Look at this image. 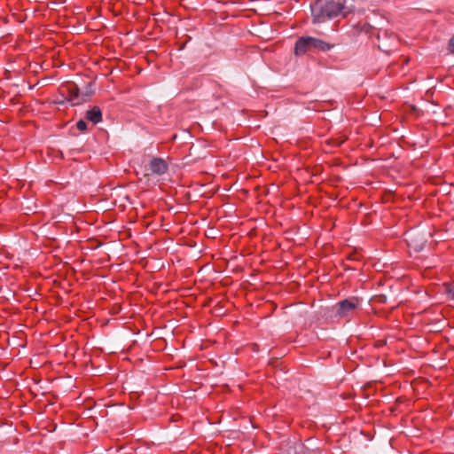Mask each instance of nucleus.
Instances as JSON below:
<instances>
[{
	"mask_svg": "<svg viewBox=\"0 0 454 454\" xmlns=\"http://www.w3.org/2000/svg\"><path fill=\"white\" fill-rule=\"evenodd\" d=\"M345 4L346 0H330L324 5H316L311 11L313 22L322 23L339 16L342 12Z\"/></svg>",
	"mask_w": 454,
	"mask_h": 454,
	"instance_id": "obj_1",
	"label": "nucleus"
},
{
	"mask_svg": "<svg viewBox=\"0 0 454 454\" xmlns=\"http://www.w3.org/2000/svg\"><path fill=\"white\" fill-rule=\"evenodd\" d=\"M333 48V44H330L321 39L312 36H301L294 44V53L295 56H302L313 49L328 51Z\"/></svg>",
	"mask_w": 454,
	"mask_h": 454,
	"instance_id": "obj_2",
	"label": "nucleus"
},
{
	"mask_svg": "<svg viewBox=\"0 0 454 454\" xmlns=\"http://www.w3.org/2000/svg\"><path fill=\"white\" fill-rule=\"evenodd\" d=\"M360 304L357 297H351L339 301L336 305V315L340 317L346 318L350 317Z\"/></svg>",
	"mask_w": 454,
	"mask_h": 454,
	"instance_id": "obj_3",
	"label": "nucleus"
},
{
	"mask_svg": "<svg viewBox=\"0 0 454 454\" xmlns=\"http://www.w3.org/2000/svg\"><path fill=\"white\" fill-rule=\"evenodd\" d=\"M168 169V164L167 161L160 157H153L148 166L145 169V176H162L167 173Z\"/></svg>",
	"mask_w": 454,
	"mask_h": 454,
	"instance_id": "obj_4",
	"label": "nucleus"
},
{
	"mask_svg": "<svg viewBox=\"0 0 454 454\" xmlns=\"http://www.w3.org/2000/svg\"><path fill=\"white\" fill-rule=\"evenodd\" d=\"M67 89L68 100L72 102L74 106L81 104L79 99V89L77 85L74 82H71L67 85Z\"/></svg>",
	"mask_w": 454,
	"mask_h": 454,
	"instance_id": "obj_5",
	"label": "nucleus"
},
{
	"mask_svg": "<svg viewBox=\"0 0 454 454\" xmlns=\"http://www.w3.org/2000/svg\"><path fill=\"white\" fill-rule=\"evenodd\" d=\"M86 118L93 124H97L102 121V112L98 106H94L87 111Z\"/></svg>",
	"mask_w": 454,
	"mask_h": 454,
	"instance_id": "obj_6",
	"label": "nucleus"
},
{
	"mask_svg": "<svg viewBox=\"0 0 454 454\" xmlns=\"http://www.w3.org/2000/svg\"><path fill=\"white\" fill-rule=\"evenodd\" d=\"M444 292L452 300H454V281L443 284Z\"/></svg>",
	"mask_w": 454,
	"mask_h": 454,
	"instance_id": "obj_7",
	"label": "nucleus"
},
{
	"mask_svg": "<svg viewBox=\"0 0 454 454\" xmlns=\"http://www.w3.org/2000/svg\"><path fill=\"white\" fill-rule=\"evenodd\" d=\"M76 127L80 131H85L87 129V123L83 120H80L76 123Z\"/></svg>",
	"mask_w": 454,
	"mask_h": 454,
	"instance_id": "obj_8",
	"label": "nucleus"
},
{
	"mask_svg": "<svg viewBox=\"0 0 454 454\" xmlns=\"http://www.w3.org/2000/svg\"><path fill=\"white\" fill-rule=\"evenodd\" d=\"M449 51L450 53L454 54V35L450 37L448 43Z\"/></svg>",
	"mask_w": 454,
	"mask_h": 454,
	"instance_id": "obj_9",
	"label": "nucleus"
}]
</instances>
